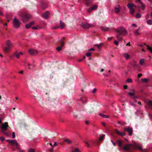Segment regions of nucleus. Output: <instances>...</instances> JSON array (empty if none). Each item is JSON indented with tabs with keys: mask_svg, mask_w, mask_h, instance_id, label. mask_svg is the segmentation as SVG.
<instances>
[{
	"mask_svg": "<svg viewBox=\"0 0 152 152\" xmlns=\"http://www.w3.org/2000/svg\"><path fill=\"white\" fill-rule=\"evenodd\" d=\"M62 41V39H61L58 41L59 43V44L61 45V46L58 47L56 48V50L58 51H60L61 50L62 47H63L64 45V41Z\"/></svg>",
	"mask_w": 152,
	"mask_h": 152,
	"instance_id": "8",
	"label": "nucleus"
},
{
	"mask_svg": "<svg viewBox=\"0 0 152 152\" xmlns=\"http://www.w3.org/2000/svg\"><path fill=\"white\" fill-rule=\"evenodd\" d=\"M97 5H95L92 6V7H91L92 10H93L96 9L97 8Z\"/></svg>",
	"mask_w": 152,
	"mask_h": 152,
	"instance_id": "31",
	"label": "nucleus"
},
{
	"mask_svg": "<svg viewBox=\"0 0 152 152\" xmlns=\"http://www.w3.org/2000/svg\"><path fill=\"white\" fill-rule=\"evenodd\" d=\"M136 96H134L133 97V99H134V101L135 102H137V101L136 100V99H135V98H136Z\"/></svg>",
	"mask_w": 152,
	"mask_h": 152,
	"instance_id": "58",
	"label": "nucleus"
},
{
	"mask_svg": "<svg viewBox=\"0 0 152 152\" xmlns=\"http://www.w3.org/2000/svg\"><path fill=\"white\" fill-rule=\"evenodd\" d=\"M8 128H10V127L9 126L7 122L2 123L0 127L2 132L7 135H8V134L5 131L7 130Z\"/></svg>",
	"mask_w": 152,
	"mask_h": 152,
	"instance_id": "3",
	"label": "nucleus"
},
{
	"mask_svg": "<svg viewBox=\"0 0 152 152\" xmlns=\"http://www.w3.org/2000/svg\"><path fill=\"white\" fill-rule=\"evenodd\" d=\"M93 10H92V9L91 7H90V8H89L88 9V13H90Z\"/></svg>",
	"mask_w": 152,
	"mask_h": 152,
	"instance_id": "45",
	"label": "nucleus"
},
{
	"mask_svg": "<svg viewBox=\"0 0 152 152\" xmlns=\"http://www.w3.org/2000/svg\"><path fill=\"white\" fill-rule=\"evenodd\" d=\"M91 53L90 52H88L86 54V56L88 57H90L91 56Z\"/></svg>",
	"mask_w": 152,
	"mask_h": 152,
	"instance_id": "41",
	"label": "nucleus"
},
{
	"mask_svg": "<svg viewBox=\"0 0 152 152\" xmlns=\"http://www.w3.org/2000/svg\"><path fill=\"white\" fill-rule=\"evenodd\" d=\"M145 45H146L147 49L149 51L152 53V47H150L149 45H146L145 44H144Z\"/></svg>",
	"mask_w": 152,
	"mask_h": 152,
	"instance_id": "19",
	"label": "nucleus"
},
{
	"mask_svg": "<svg viewBox=\"0 0 152 152\" xmlns=\"http://www.w3.org/2000/svg\"><path fill=\"white\" fill-rule=\"evenodd\" d=\"M141 4V7L142 8V10H144L145 8V5L143 4L142 2H140Z\"/></svg>",
	"mask_w": 152,
	"mask_h": 152,
	"instance_id": "36",
	"label": "nucleus"
},
{
	"mask_svg": "<svg viewBox=\"0 0 152 152\" xmlns=\"http://www.w3.org/2000/svg\"><path fill=\"white\" fill-rule=\"evenodd\" d=\"M34 24V22L32 21L30 22L28 24H26L25 26V27L26 28L28 29L31 26L33 25Z\"/></svg>",
	"mask_w": 152,
	"mask_h": 152,
	"instance_id": "15",
	"label": "nucleus"
},
{
	"mask_svg": "<svg viewBox=\"0 0 152 152\" xmlns=\"http://www.w3.org/2000/svg\"><path fill=\"white\" fill-rule=\"evenodd\" d=\"M6 142L10 143L12 145L15 146L16 148L17 147H18L19 145L18 143L17 142L16 140H12L10 139H8L6 140Z\"/></svg>",
	"mask_w": 152,
	"mask_h": 152,
	"instance_id": "6",
	"label": "nucleus"
},
{
	"mask_svg": "<svg viewBox=\"0 0 152 152\" xmlns=\"http://www.w3.org/2000/svg\"><path fill=\"white\" fill-rule=\"evenodd\" d=\"M15 137V133L14 132H13L12 133V138H14Z\"/></svg>",
	"mask_w": 152,
	"mask_h": 152,
	"instance_id": "49",
	"label": "nucleus"
},
{
	"mask_svg": "<svg viewBox=\"0 0 152 152\" xmlns=\"http://www.w3.org/2000/svg\"><path fill=\"white\" fill-rule=\"evenodd\" d=\"M134 11H135V10L134 8L132 9H130V13L132 14H134Z\"/></svg>",
	"mask_w": 152,
	"mask_h": 152,
	"instance_id": "33",
	"label": "nucleus"
},
{
	"mask_svg": "<svg viewBox=\"0 0 152 152\" xmlns=\"http://www.w3.org/2000/svg\"><path fill=\"white\" fill-rule=\"evenodd\" d=\"M59 28V26H56L55 27H52V28L53 29H56L58 28Z\"/></svg>",
	"mask_w": 152,
	"mask_h": 152,
	"instance_id": "52",
	"label": "nucleus"
},
{
	"mask_svg": "<svg viewBox=\"0 0 152 152\" xmlns=\"http://www.w3.org/2000/svg\"><path fill=\"white\" fill-rule=\"evenodd\" d=\"M86 5L88 6L92 4V0H84Z\"/></svg>",
	"mask_w": 152,
	"mask_h": 152,
	"instance_id": "14",
	"label": "nucleus"
},
{
	"mask_svg": "<svg viewBox=\"0 0 152 152\" xmlns=\"http://www.w3.org/2000/svg\"><path fill=\"white\" fill-rule=\"evenodd\" d=\"M128 86L127 85H124V89H126L127 88Z\"/></svg>",
	"mask_w": 152,
	"mask_h": 152,
	"instance_id": "57",
	"label": "nucleus"
},
{
	"mask_svg": "<svg viewBox=\"0 0 152 152\" xmlns=\"http://www.w3.org/2000/svg\"><path fill=\"white\" fill-rule=\"evenodd\" d=\"M28 51L29 53L31 55H36L38 53V51L37 50L32 49H30Z\"/></svg>",
	"mask_w": 152,
	"mask_h": 152,
	"instance_id": "12",
	"label": "nucleus"
},
{
	"mask_svg": "<svg viewBox=\"0 0 152 152\" xmlns=\"http://www.w3.org/2000/svg\"><path fill=\"white\" fill-rule=\"evenodd\" d=\"M13 27L15 28H19L20 23L19 22L18 20L15 18L14 19L13 21Z\"/></svg>",
	"mask_w": 152,
	"mask_h": 152,
	"instance_id": "7",
	"label": "nucleus"
},
{
	"mask_svg": "<svg viewBox=\"0 0 152 152\" xmlns=\"http://www.w3.org/2000/svg\"><path fill=\"white\" fill-rule=\"evenodd\" d=\"M81 26L84 28L88 29L91 26V25L86 23H81Z\"/></svg>",
	"mask_w": 152,
	"mask_h": 152,
	"instance_id": "10",
	"label": "nucleus"
},
{
	"mask_svg": "<svg viewBox=\"0 0 152 152\" xmlns=\"http://www.w3.org/2000/svg\"><path fill=\"white\" fill-rule=\"evenodd\" d=\"M126 82L128 83H131L132 82V80L131 78H128L126 80Z\"/></svg>",
	"mask_w": 152,
	"mask_h": 152,
	"instance_id": "39",
	"label": "nucleus"
},
{
	"mask_svg": "<svg viewBox=\"0 0 152 152\" xmlns=\"http://www.w3.org/2000/svg\"><path fill=\"white\" fill-rule=\"evenodd\" d=\"M96 90H97V89L96 88H94L92 91V93L93 94L95 93L96 92Z\"/></svg>",
	"mask_w": 152,
	"mask_h": 152,
	"instance_id": "48",
	"label": "nucleus"
},
{
	"mask_svg": "<svg viewBox=\"0 0 152 152\" xmlns=\"http://www.w3.org/2000/svg\"><path fill=\"white\" fill-rule=\"evenodd\" d=\"M101 28L102 30L104 31H107L109 29L108 28L104 26H102L101 27Z\"/></svg>",
	"mask_w": 152,
	"mask_h": 152,
	"instance_id": "22",
	"label": "nucleus"
},
{
	"mask_svg": "<svg viewBox=\"0 0 152 152\" xmlns=\"http://www.w3.org/2000/svg\"><path fill=\"white\" fill-rule=\"evenodd\" d=\"M102 44H100L99 45H95V46H96L98 49H100L102 46Z\"/></svg>",
	"mask_w": 152,
	"mask_h": 152,
	"instance_id": "34",
	"label": "nucleus"
},
{
	"mask_svg": "<svg viewBox=\"0 0 152 152\" xmlns=\"http://www.w3.org/2000/svg\"><path fill=\"white\" fill-rule=\"evenodd\" d=\"M142 75V74H138L137 77L138 78H140L141 77Z\"/></svg>",
	"mask_w": 152,
	"mask_h": 152,
	"instance_id": "53",
	"label": "nucleus"
},
{
	"mask_svg": "<svg viewBox=\"0 0 152 152\" xmlns=\"http://www.w3.org/2000/svg\"><path fill=\"white\" fill-rule=\"evenodd\" d=\"M31 17L30 14L28 13L22 14L21 15V19L24 22L27 21Z\"/></svg>",
	"mask_w": 152,
	"mask_h": 152,
	"instance_id": "4",
	"label": "nucleus"
},
{
	"mask_svg": "<svg viewBox=\"0 0 152 152\" xmlns=\"http://www.w3.org/2000/svg\"><path fill=\"white\" fill-rule=\"evenodd\" d=\"M118 124H120L121 125H124L125 124V122L124 121H118Z\"/></svg>",
	"mask_w": 152,
	"mask_h": 152,
	"instance_id": "28",
	"label": "nucleus"
},
{
	"mask_svg": "<svg viewBox=\"0 0 152 152\" xmlns=\"http://www.w3.org/2000/svg\"><path fill=\"white\" fill-rule=\"evenodd\" d=\"M57 145L56 142H55L54 144L53 145V146H56Z\"/></svg>",
	"mask_w": 152,
	"mask_h": 152,
	"instance_id": "61",
	"label": "nucleus"
},
{
	"mask_svg": "<svg viewBox=\"0 0 152 152\" xmlns=\"http://www.w3.org/2000/svg\"><path fill=\"white\" fill-rule=\"evenodd\" d=\"M144 61V59H142L140 61L139 63L141 65H143Z\"/></svg>",
	"mask_w": 152,
	"mask_h": 152,
	"instance_id": "26",
	"label": "nucleus"
},
{
	"mask_svg": "<svg viewBox=\"0 0 152 152\" xmlns=\"http://www.w3.org/2000/svg\"><path fill=\"white\" fill-rule=\"evenodd\" d=\"M15 56L17 58H19L20 56V54L15 53Z\"/></svg>",
	"mask_w": 152,
	"mask_h": 152,
	"instance_id": "42",
	"label": "nucleus"
},
{
	"mask_svg": "<svg viewBox=\"0 0 152 152\" xmlns=\"http://www.w3.org/2000/svg\"><path fill=\"white\" fill-rule=\"evenodd\" d=\"M148 104L151 106V108L152 109V101H149Z\"/></svg>",
	"mask_w": 152,
	"mask_h": 152,
	"instance_id": "43",
	"label": "nucleus"
},
{
	"mask_svg": "<svg viewBox=\"0 0 152 152\" xmlns=\"http://www.w3.org/2000/svg\"><path fill=\"white\" fill-rule=\"evenodd\" d=\"M89 142H92L94 144H95V142H94L93 140H92V141H89Z\"/></svg>",
	"mask_w": 152,
	"mask_h": 152,
	"instance_id": "63",
	"label": "nucleus"
},
{
	"mask_svg": "<svg viewBox=\"0 0 152 152\" xmlns=\"http://www.w3.org/2000/svg\"><path fill=\"white\" fill-rule=\"evenodd\" d=\"M127 7L129 9H133V7H136V6L134 4L129 3L127 4Z\"/></svg>",
	"mask_w": 152,
	"mask_h": 152,
	"instance_id": "13",
	"label": "nucleus"
},
{
	"mask_svg": "<svg viewBox=\"0 0 152 152\" xmlns=\"http://www.w3.org/2000/svg\"><path fill=\"white\" fill-rule=\"evenodd\" d=\"M124 130L125 131L128 132L129 133V135L131 136L132 134L133 133V129L132 128L128 126L124 128Z\"/></svg>",
	"mask_w": 152,
	"mask_h": 152,
	"instance_id": "9",
	"label": "nucleus"
},
{
	"mask_svg": "<svg viewBox=\"0 0 152 152\" xmlns=\"http://www.w3.org/2000/svg\"><path fill=\"white\" fill-rule=\"evenodd\" d=\"M149 117H150V118L151 119H152V115H151V114H149Z\"/></svg>",
	"mask_w": 152,
	"mask_h": 152,
	"instance_id": "62",
	"label": "nucleus"
},
{
	"mask_svg": "<svg viewBox=\"0 0 152 152\" xmlns=\"http://www.w3.org/2000/svg\"><path fill=\"white\" fill-rule=\"evenodd\" d=\"M123 149L127 151H130L131 149H139L142 151V148L137 144H135L134 145L132 144H128L124 147Z\"/></svg>",
	"mask_w": 152,
	"mask_h": 152,
	"instance_id": "2",
	"label": "nucleus"
},
{
	"mask_svg": "<svg viewBox=\"0 0 152 152\" xmlns=\"http://www.w3.org/2000/svg\"><path fill=\"white\" fill-rule=\"evenodd\" d=\"M102 125H103L104 126H105V124L104 122H102Z\"/></svg>",
	"mask_w": 152,
	"mask_h": 152,
	"instance_id": "64",
	"label": "nucleus"
},
{
	"mask_svg": "<svg viewBox=\"0 0 152 152\" xmlns=\"http://www.w3.org/2000/svg\"><path fill=\"white\" fill-rule=\"evenodd\" d=\"M114 43L116 45H118V42L116 40H115Z\"/></svg>",
	"mask_w": 152,
	"mask_h": 152,
	"instance_id": "50",
	"label": "nucleus"
},
{
	"mask_svg": "<svg viewBox=\"0 0 152 152\" xmlns=\"http://www.w3.org/2000/svg\"><path fill=\"white\" fill-rule=\"evenodd\" d=\"M19 150V151L18 152H24V151L23 150H21L19 147H17V148Z\"/></svg>",
	"mask_w": 152,
	"mask_h": 152,
	"instance_id": "44",
	"label": "nucleus"
},
{
	"mask_svg": "<svg viewBox=\"0 0 152 152\" xmlns=\"http://www.w3.org/2000/svg\"><path fill=\"white\" fill-rule=\"evenodd\" d=\"M123 56L126 58V59H128L129 58V56L127 53H125L123 54Z\"/></svg>",
	"mask_w": 152,
	"mask_h": 152,
	"instance_id": "24",
	"label": "nucleus"
},
{
	"mask_svg": "<svg viewBox=\"0 0 152 152\" xmlns=\"http://www.w3.org/2000/svg\"><path fill=\"white\" fill-rule=\"evenodd\" d=\"M141 17V15L140 13H137L136 15V18H140Z\"/></svg>",
	"mask_w": 152,
	"mask_h": 152,
	"instance_id": "40",
	"label": "nucleus"
},
{
	"mask_svg": "<svg viewBox=\"0 0 152 152\" xmlns=\"http://www.w3.org/2000/svg\"><path fill=\"white\" fill-rule=\"evenodd\" d=\"M132 65V67H136L137 66V65L135 64H133Z\"/></svg>",
	"mask_w": 152,
	"mask_h": 152,
	"instance_id": "59",
	"label": "nucleus"
},
{
	"mask_svg": "<svg viewBox=\"0 0 152 152\" xmlns=\"http://www.w3.org/2000/svg\"><path fill=\"white\" fill-rule=\"evenodd\" d=\"M115 132L118 135L122 137H123L126 134V133L124 132H120L117 129H115Z\"/></svg>",
	"mask_w": 152,
	"mask_h": 152,
	"instance_id": "11",
	"label": "nucleus"
},
{
	"mask_svg": "<svg viewBox=\"0 0 152 152\" xmlns=\"http://www.w3.org/2000/svg\"><path fill=\"white\" fill-rule=\"evenodd\" d=\"M6 44L7 47H4L3 49V50L5 53H6L8 52L12 48V45L9 40L7 41Z\"/></svg>",
	"mask_w": 152,
	"mask_h": 152,
	"instance_id": "5",
	"label": "nucleus"
},
{
	"mask_svg": "<svg viewBox=\"0 0 152 152\" xmlns=\"http://www.w3.org/2000/svg\"><path fill=\"white\" fill-rule=\"evenodd\" d=\"M114 11L116 13H118L119 12L120 10L118 8L115 7V8Z\"/></svg>",
	"mask_w": 152,
	"mask_h": 152,
	"instance_id": "32",
	"label": "nucleus"
},
{
	"mask_svg": "<svg viewBox=\"0 0 152 152\" xmlns=\"http://www.w3.org/2000/svg\"><path fill=\"white\" fill-rule=\"evenodd\" d=\"M28 152H35L34 149L32 148H29L28 150Z\"/></svg>",
	"mask_w": 152,
	"mask_h": 152,
	"instance_id": "35",
	"label": "nucleus"
},
{
	"mask_svg": "<svg viewBox=\"0 0 152 152\" xmlns=\"http://www.w3.org/2000/svg\"><path fill=\"white\" fill-rule=\"evenodd\" d=\"M84 142H85V143L87 145L86 146L88 148L90 146V144H89L88 142L84 141Z\"/></svg>",
	"mask_w": 152,
	"mask_h": 152,
	"instance_id": "37",
	"label": "nucleus"
},
{
	"mask_svg": "<svg viewBox=\"0 0 152 152\" xmlns=\"http://www.w3.org/2000/svg\"><path fill=\"white\" fill-rule=\"evenodd\" d=\"M147 23L149 25L152 24V20L149 19L147 21Z\"/></svg>",
	"mask_w": 152,
	"mask_h": 152,
	"instance_id": "29",
	"label": "nucleus"
},
{
	"mask_svg": "<svg viewBox=\"0 0 152 152\" xmlns=\"http://www.w3.org/2000/svg\"><path fill=\"white\" fill-rule=\"evenodd\" d=\"M79 152V150L78 148H76L75 149L74 151H73L72 152Z\"/></svg>",
	"mask_w": 152,
	"mask_h": 152,
	"instance_id": "47",
	"label": "nucleus"
},
{
	"mask_svg": "<svg viewBox=\"0 0 152 152\" xmlns=\"http://www.w3.org/2000/svg\"><path fill=\"white\" fill-rule=\"evenodd\" d=\"M105 135L104 134H103L99 138V140L100 141H102V140L103 139Z\"/></svg>",
	"mask_w": 152,
	"mask_h": 152,
	"instance_id": "27",
	"label": "nucleus"
},
{
	"mask_svg": "<svg viewBox=\"0 0 152 152\" xmlns=\"http://www.w3.org/2000/svg\"><path fill=\"white\" fill-rule=\"evenodd\" d=\"M0 140L2 142L5 140V138L3 137H0Z\"/></svg>",
	"mask_w": 152,
	"mask_h": 152,
	"instance_id": "46",
	"label": "nucleus"
},
{
	"mask_svg": "<svg viewBox=\"0 0 152 152\" xmlns=\"http://www.w3.org/2000/svg\"><path fill=\"white\" fill-rule=\"evenodd\" d=\"M94 49L93 48H91L90 49L88 50L90 51H94Z\"/></svg>",
	"mask_w": 152,
	"mask_h": 152,
	"instance_id": "55",
	"label": "nucleus"
},
{
	"mask_svg": "<svg viewBox=\"0 0 152 152\" xmlns=\"http://www.w3.org/2000/svg\"><path fill=\"white\" fill-rule=\"evenodd\" d=\"M53 148L52 147L49 149V151L50 152H53Z\"/></svg>",
	"mask_w": 152,
	"mask_h": 152,
	"instance_id": "51",
	"label": "nucleus"
},
{
	"mask_svg": "<svg viewBox=\"0 0 152 152\" xmlns=\"http://www.w3.org/2000/svg\"><path fill=\"white\" fill-rule=\"evenodd\" d=\"M132 92H129V94L131 96H132L133 97L134 96L135 90H132L131 91Z\"/></svg>",
	"mask_w": 152,
	"mask_h": 152,
	"instance_id": "21",
	"label": "nucleus"
},
{
	"mask_svg": "<svg viewBox=\"0 0 152 152\" xmlns=\"http://www.w3.org/2000/svg\"><path fill=\"white\" fill-rule=\"evenodd\" d=\"M126 46H130L131 45L130 44V42H128V43H127L126 45Z\"/></svg>",
	"mask_w": 152,
	"mask_h": 152,
	"instance_id": "60",
	"label": "nucleus"
},
{
	"mask_svg": "<svg viewBox=\"0 0 152 152\" xmlns=\"http://www.w3.org/2000/svg\"><path fill=\"white\" fill-rule=\"evenodd\" d=\"M49 13L48 12H46L43 15V17L45 18H47L48 17Z\"/></svg>",
	"mask_w": 152,
	"mask_h": 152,
	"instance_id": "16",
	"label": "nucleus"
},
{
	"mask_svg": "<svg viewBox=\"0 0 152 152\" xmlns=\"http://www.w3.org/2000/svg\"><path fill=\"white\" fill-rule=\"evenodd\" d=\"M60 25L61 29L65 27L64 23L62 22L61 21H60Z\"/></svg>",
	"mask_w": 152,
	"mask_h": 152,
	"instance_id": "18",
	"label": "nucleus"
},
{
	"mask_svg": "<svg viewBox=\"0 0 152 152\" xmlns=\"http://www.w3.org/2000/svg\"><path fill=\"white\" fill-rule=\"evenodd\" d=\"M142 81L144 82H147L148 80L145 78L142 79Z\"/></svg>",
	"mask_w": 152,
	"mask_h": 152,
	"instance_id": "38",
	"label": "nucleus"
},
{
	"mask_svg": "<svg viewBox=\"0 0 152 152\" xmlns=\"http://www.w3.org/2000/svg\"><path fill=\"white\" fill-rule=\"evenodd\" d=\"M134 34L136 35H140V34L137 31H135Z\"/></svg>",
	"mask_w": 152,
	"mask_h": 152,
	"instance_id": "54",
	"label": "nucleus"
},
{
	"mask_svg": "<svg viewBox=\"0 0 152 152\" xmlns=\"http://www.w3.org/2000/svg\"><path fill=\"white\" fill-rule=\"evenodd\" d=\"M99 115L103 118H109V116L108 115H104L102 113H99Z\"/></svg>",
	"mask_w": 152,
	"mask_h": 152,
	"instance_id": "20",
	"label": "nucleus"
},
{
	"mask_svg": "<svg viewBox=\"0 0 152 152\" xmlns=\"http://www.w3.org/2000/svg\"><path fill=\"white\" fill-rule=\"evenodd\" d=\"M41 6L43 9H45L47 7V5L44 2H42L41 4Z\"/></svg>",
	"mask_w": 152,
	"mask_h": 152,
	"instance_id": "17",
	"label": "nucleus"
},
{
	"mask_svg": "<svg viewBox=\"0 0 152 152\" xmlns=\"http://www.w3.org/2000/svg\"><path fill=\"white\" fill-rule=\"evenodd\" d=\"M115 31L119 34L116 35V37L117 39L119 41H121L122 39L121 37H119L120 35L125 36L127 34V32L124 28L123 27H121L116 29Z\"/></svg>",
	"mask_w": 152,
	"mask_h": 152,
	"instance_id": "1",
	"label": "nucleus"
},
{
	"mask_svg": "<svg viewBox=\"0 0 152 152\" xmlns=\"http://www.w3.org/2000/svg\"><path fill=\"white\" fill-rule=\"evenodd\" d=\"M118 145L119 147H121L122 145V142L120 140H118L117 141Z\"/></svg>",
	"mask_w": 152,
	"mask_h": 152,
	"instance_id": "23",
	"label": "nucleus"
},
{
	"mask_svg": "<svg viewBox=\"0 0 152 152\" xmlns=\"http://www.w3.org/2000/svg\"><path fill=\"white\" fill-rule=\"evenodd\" d=\"M32 28L33 29H38V28H37V27L34 26V27H33Z\"/></svg>",
	"mask_w": 152,
	"mask_h": 152,
	"instance_id": "56",
	"label": "nucleus"
},
{
	"mask_svg": "<svg viewBox=\"0 0 152 152\" xmlns=\"http://www.w3.org/2000/svg\"><path fill=\"white\" fill-rule=\"evenodd\" d=\"M64 141L66 142L68 144H70L71 143V141L68 139H65L64 140Z\"/></svg>",
	"mask_w": 152,
	"mask_h": 152,
	"instance_id": "30",
	"label": "nucleus"
},
{
	"mask_svg": "<svg viewBox=\"0 0 152 152\" xmlns=\"http://www.w3.org/2000/svg\"><path fill=\"white\" fill-rule=\"evenodd\" d=\"M80 100L83 103H85V102H87V99L86 97L80 98Z\"/></svg>",
	"mask_w": 152,
	"mask_h": 152,
	"instance_id": "25",
	"label": "nucleus"
}]
</instances>
